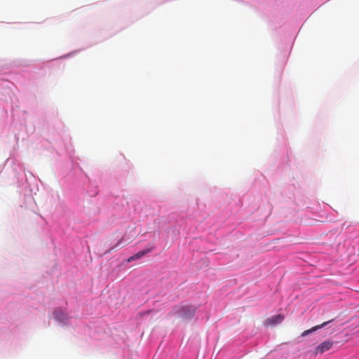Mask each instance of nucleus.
I'll return each instance as SVG.
<instances>
[{"label": "nucleus", "mask_w": 359, "mask_h": 359, "mask_svg": "<svg viewBox=\"0 0 359 359\" xmlns=\"http://www.w3.org/2000/svg\"><path fill=\"white\" fill-rule=\"evenodd\" d=\"M126 243H123V238L120 239L118 242L116 243V245L113 248V249L116 248H121Z\"/></svg>", "instance_id": "obj_7"}, {"label": "nucleus", "mask_w": 359, "mask_h": 359, "mask_svg": "<svg viewBox=\"0 0 359 359\" xmlns=\"http://www.w3.org/2000/svg\"><path fill=\"white\" fill-rule=\"evenodd\" d=\"M55 318L59 321H65L67 319V314L61 310H56L54 312Z\"/></svg>", "instance_id": "obj_6"}, {"label": "nucleus", "mask_w": 359, "mask_h": 359, "mask_svg": "<svg viewBox=\"0 0 359 359\" xmlns=\"http://www.w3.org/2000/svg\"><path fill=\"white\" fill-rule=\"evenodd\" d=\"M154 248H155L154 244H153L150 246H148L145 249L137 252L136 254L133 255V256L129 257L127 259L126 262L128 263H130L135 260L141 259L142 257H143L144 256H145L146 255H147L148 253L151 252L153 250H154Z\"/></svg>", "instance_id": "obj_2"}, {"label": "nucleus", "mask_w": 359, "mask_h": 359, "mask_svg": "<svg viewBox=\"0 0 359 359\" xmlns=\"http://www.w3.org/2000/svg\"><path fill=\"white\" fill-rule=\"evenodd\" d=\"M333 320H328L327 322H324L322 324L320 325H318L316 326H314L312 328L309 329V330H305L302 333V337H305L320 328H323L324 327L325 325H327L328 323H330V322H332Z\"/></svg>", "instance_id": "obj_5"}, {"label": "nucleus", "mask_w": 359, "mask_h": 359, "mask_svg": "<svg viewBox=\"0 0 359 359\" xmlns=\"http://www.w3.org/2000/svg\"><path fill=\"white\" fill-rule=\"evenodd\" d=\"M333 345V342L330 340L325 341L316 347L314 354L316 355L322 354L325 351H329Z\"/></svg>", "instance_id": "obj_3"}, {"label": "nucleus", "mask_w": 359, "mask_h": 359, "mask_svg": "<svg viewBox=\"0 0 359 359\" xmlns=\"http://www.w3.org/2000/svg\"><path fill=\"white\" fill-rule=\"evenodd\" d=\"M196 309V306L194 305L182 304L176 306L173 310V313L179 319L189 320L194 316Z\"/></svg>", "instance_id": "obj_1"}, {"label": "nucleus", "mask_w": 359, "mask_h": 359, "mask_svg": "<svg viewBox=\"0 0 359 359\" xmlns=\"http://www.w3.org/2000/svg\"><path fill=\"white\" fill-rule=\"evenodd\" d=\"M284 320V316L282 314L275 315L269 318H267L264 322L265 326H273L276 324L282 323Z\"/></svg>", "instance_id": "obj_4"}]
</instances>
